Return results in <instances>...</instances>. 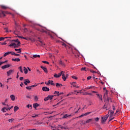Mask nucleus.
Segmentation results:
<instances>
[{"label":"nucleus","instance_id":"f257e3e1","mask_svg":"<svg viewBox=\"0 0 130 130\" xmlns=\"http://www.w3.org/2000/svg\"><path fill=\"white\" fill-rule=\"evenodd\" d=\"M6 14L7 15H12V16H14V14H12V13L8 11H3L1 10L0 11V18H2V17H6Z\"/></svg>","mask_w":130,"mask_h":130},{"label":"nucleus","instance_id":"f03ea898","mask_svg":"<svg viewBox=\"0 0 130 130\" xmlns=\"http://www.w3.org/2000/svg\"><path fill=\"white\" fill-rule=\"evenodd\" d=\"M108 117H109V115L107 114L104 117H102L101 118V122L102 123H104V122H105V121H106V120H107V119H108Z\"/></svg>","mask_w":130,"mask_h":130},{"label":"nucleus","instance_id":"7ed1b4c3","mask_svg":"<svg viewBox=\"0 0 130 130\" xmlns=\"http://www.w3.org/2000/svg\"><path fill=\"white\" fill-rule=\"evenodd\" d=\"M110 114V118H111V117H112V116H113V115H114V111H112V110H109L108 112V114L109 115Z\"/></svg>","mask_w":130,"mask_h":130},{"label":"nucleus","instance_id":"20e7f679","mask_svg":"<svg viewBox=\"0 0 130 130\" xmlns=\"http://www.w3.org/2000/svg\"><path fill=\"white\" fill-rule=\"evenodd\" d=\"M47 85H51V86H55V84H54V83H53V81L52 80H49Z\"/></svg>","mask_w":130,"mask_h":130},{"label":"nucleus","instance_id":"39448f33","mask_svg":"<svg viewBox=\"0 0 130 130\" xmlns=\"http://www.w3.org/2000/svg\"><path fill=\"white\" fill-rule=\"evenodd\" d=\"M42 90L43 91H44V92H49L50 89H49V88L46 86H44L42 88Z\"/></svg>","mask_w":130,"mask_h":130},{"label":"nucleus","instance_id":"423d86ee","mask_svg":"<svg viewBox=\"0 0 130 130\" xmlns=\"http://www.w3.org/2000/svg\"><path fill=\"white\" fill-rule=\"evenodd\" d=\"M41 68L42 69V70H43L44 72H45V73H46V74L48 73V71H47V69L45 67L41 66Z\"/></svg>","mask_w":130,"mask_h":130},{"label":"nucleus","instance_id":"0eeeda50","mask_svg":"<svg viewBox=\"0 0 130 130\" xmlns=\"http://www.w3.org/2000/svg\"><path fill=\"white\" fill-rule=\"evenodd\" d=\"M10 67H11V65L8 64H6L4 66H2V69L3 70H5V69H8V68H10Z\"/></svg>","mask_w":130,"mask_h":130},{"label":"nucleus","instance_id":"6e6552de","mask_svg":"<svg viewBox=\"0 0 130 130\" xmlns=\"http://www.w3.org/2000/svg\"><path fill=\"white\" fill-rule=\"evenodd\" d=\"M14 72V70H10L9 71L7 72V76H10L12 75V73Z\"/></svg>","mask_w":130,"mask_h":130},{"label":"nucleus","instance_id":"1a4fd4ad","mask_svg":"<svg viewBox=\"0 0 130 130\" xmlns=\"http://www.w3.org/2000/svg\"><path fill=\"white\" fill-rule=\"evenodd\" d=\"M93 119H89L86 121V123H89V122H90V123H93Z\"/></svg>","mask_w":130,"mask_h":130},{"label":"nucleus","instance_id":"9d476101","mask_svg":"<svg viewBox=\"0 0 130 130\" xmlns=\"http://www.w3.org/2000/svg\"><path fill=\"white\" fill-rule=\"evenodd\" d=\"M24 84H25L26 85H28V84H30V80H29L28 79H25V81L24 82Z\"/></svg>","mask_w":130,"mask_h":130},{"label":"nucleus","instance_id":"9b49d317","mask_svg":"<svg viewBox=\"0 0 130 130\" xmlns=\"http://www.w3.org/2000/svg\"><path fill=\"white\" fill-rule=\"evenodd\" d=\"M91 113V112L86 113L84 114H82L79 116V117H83V116H86V115H89Z\"/></svg>","mask_w":130,"mask_h":130},{"label":"nucleus","instance_id":"f8f14e48","mask_svg":"<svg viewBox=\"0 0 130 130\" xmlns=\"http://www.w3.org/2000/svg\"><path fill=\"white\" fill-rule=\"evenodd\" d=\"M70 116H73V115L70 114V115H68V114H65L63 116L62 118H68V117H70Z\"/></svg>","mask_w":130,"mask_h":130},{"label":"nucleus","instance_id":"ddd939ff","mask_svg":"<svg viewBox=\"0 0 130 130\" xmlns=\"http://www.w3.org/2000/svg\"><path fill=\"white\" fill-rule=\"evenodd\" d=\"M21 60V59L19 58H12V61H17L19 62Z\"/></svg>","mask_w":130,"mask_h":130},{"label":"nucleus","instance_id":"4468645a","mask_svg":"<svg viewBox=\"0 0 130 130\" xmlns=\"http://www.w3.org/2000/svg\"><path fill=\"white\" fill-rule=\"evenodd\" d=\"M56 86L57 88H61V86H62V84L61 83H56Z\"/></svg>","mask_w":130,"mask_h":130},{"label":"nucleus","instance_id":"2eb2a0df","mask_svg":"<svg viewBox=\"0 0 130 130\" xmlns=\"http://www.w3.org/2000/svg\"><path fill=\"white\" fill-rule=\"evenodd\" d=\"M10 98L12 101H15V99H16V96L14 94H12L10 95Z\"/></svg>","mask_w":130,"mask_h":130},{"label":"nucleus","instance_id":"dca6fc26","mask_svg":"<svg viewBox=\"0 0 130 130\" xmlns=\"http://www.w3.org/2000/svg\"><path fill=\"white\" fill-rule=\"evenodd\" d=\"M41 31V32H43V33H45L46 34H48L49 35H50V32H48L47 31H46L43 29H42Z\"/></svg>","mask_w":130,"mask_h":130},{"label":"nucleus","instance_id":"f3484780","mask_svg":"<svg viewBox=\"0 0 130 130\" xmlns=\"http://www.w3.org/2000/svg\"><path fill=\"white\" fill-rule=\"evenodd\" d=\"M54 94H55L54 96L58 97L59 96V91H55Z\"/></svg>","mask_w":130,"mask_h":130},{"label":"nucleus","instance_id":"a211bd4d","mask_svg":"<svg viewBox=\"0 0 130 130\" xmlns=\"http://www.w3.org/2000/svg\"><path fill=\"white\" fill-rule=\"evenodd\" d=\"M8 109H7L6 107H4L2 109V111H3V112H7V111H8Z\"/></svg>","mask_w":130,"mask_h":130},{"label":"nucleus","instance_id":"6ab92c4d","mask_svg":"<svg viewBox=\"0 0 130 130\" xmlns=\"http://www.w3.org/2000/svg\"><path fill=\"white\" fill-rule=\"evenodd\" d=\"M23 72H24V74H28V70L26 67H23Z\"/></svg>","mask_w":130,"mask_h":130},{"label":"nucleus","instance_id":"aec40b11","mask_svg":"<svg viewBox=\"0 0 130 130\" xmlns=\"http://www.w3.org/2000/svg\"><path fill=\"white\" fill-rule=\"evenodd\" d=\"M10 47L14 46V48H16L17 47V45H16L15 43H11L10 45Z\"/></svg>","mask_w":130,"mask_h":130},{"label":"nucleus","instance_id":"412c9836","mask_svg":"<svg viewBox=\"0 0 130 130\" xmlns=\"http://www.w3.org/2000/svg\"><path fill=\"white\" fill-rule=\"evenodd\" d=\"M39 106V104H38V103L34 104L33 107L34 108L36 109V108H37V107H38Z\"/></svg>","mask_w":130,"mask_h":130},{"label":"nucleus","instance_id":"4be33fe9","mask_svg":"<svg viewBox=\"0 0 130 130\" xmlns=\"http://www.w3.org/2000/svg\"><path fill=\"white\" fill-rule=\"evenodd\" d=\"M30 57L31 58H33V57H34L35 58H36V57H40V55L35 54L32 55V57Z\"/></svg>","mask_w":130,"mask_h":130},{"label":"nucleus","instance_id":"5701e85b","mask_svg":"<svg viewBox=\"0 0 130 130\" xmlns=\"http://www.w3.org/2000/svg\"><path fill=\"white\" fill-rule=\"evenodd\" d=\"M15 51H18L17 52V53H21V52H22V50H21V49H15Z\"/></svg>","mask_w":130,"mask_h":130},{"label":"nucleus","instance_id":"b1692460","mask_svg":"<svg viewBox=\"0 0 130 130\" xmlns=\"http://www.w3.org/2000/svg\"><path fill=\"white\" fill-rule=\"evenodd\" d=\"M1 7L2 9H3V10H7V9H8V7H6V6H4V5H1Z\"/></svg>","mask_w":130,"mask_h":130},{"label":"nucleus","instance_id":"393cba45","mask_svg":"<svg viewBox=\"0 0 130 130\" xmlns=\"http://www.w3.org/2000/svg\"><path fill=\"white\" fill-rule=\"evenodd\" d=\"M63 73H64V72L61 71L60 73H58V77L59 78V77L63 75Z\"/></svg>","mask_w":130,"mask_h":130},{"label":"nucleus","instance_id":"a878e982","mask_svg":"<svg viewBox=\"0 0 130 130\" xmlns=\"http://www.w3.org/2000/svg\"><path fill=\"white\" fill-rule=\"evenodd\" d=\"M19 109V107L15 106L14 108V112H17V110Z\"/></svg>","mask_w":130,"mask_h":130},{"label":"nucleus","instance_id":"bb28decb","mask_svg":"<svg viewBox=\"0 0 130 130\" xmlns=\"http://www.w3.org/2000/svg\"><path fill=\"white\" fill-rule=\"evenodd\" d=\"M54 95H48V98H49V99L50 100H52V99H53V97H54Z\"/></svg>","mask_w":130,"mask_h":130},{"label":"nucleus","instance_id":"cd10ccee","mask_svg":"<svg viewBox=\"0 0 130 130\" xmlns=\"http://www.w3.org/2000/svg\"><path fill=\"white\" fill-rule=\"evenodd\" d=\"M62 78L63 81H66L67 80V78L66 77V75H64V73H63L62 75Z\"/></svg>","mask_w":130,"mask_h":130},{"label":"nucleus","instance_id":"c85d7f7f","mask_svg":"<svg viewBox=\"0 0 130 130\" xmlns=\"http://www.w3.org/2000/svg\"><path fill=\"white\" fill-rule=\"evenodd\" d=\"M81 71H84V72H87L88 71V69L86 67L82 68H81Z\"/></svg>","mask_w":130,"mask_h":130},{"label":"nucleus","instance_id":"c756f323","mask_svg":"<svg viewBox=\"0 0 130 130\" xmlns=\"http://www.w3.org/2000/svg\"><path fill=\"white\" fill-rule=\"evenodd\" d=\"M9 54H11V52H7L5 53L4 55V56L5 57V56H7V55H9Z\"/></svg>","mask_w":130,"mask_h":130},{"label":"nucleus","instance_id":"7c9ffc66","mask_svg":"<svg viewBox=\"0 0 130 130\" xmlns=\"http://www.w3.org/2000/svg\"><path fill=\"white\" fill-rule=\"evenodd\" d=\"M38 85H39V84H35V85H31V86H29L30 88H34V87H37V86H38Z\"/></svg>","mask_w":130,"mask_h":130},{"label":"nucleus","instance_id":"2f4dec72","mask_svg":"<svg viewBox=\"0 0 130 130\" xmlns=\"http://www.w3.org/2000/svg\"><path fill=\"white\" fill-rule=\"evenodd\" d=\"M103 108V109H106V110H108V109H107V105L106 104H105Z\"/></svg>","mask_w":130,"mask_h":130},{"label":"nucleus","instance_id":"473e14b6","mask_svg":"<svg viewBox=\"0 0 130 130\" xmlns=\"http://www.w3.org/2000/svg\"><path fill=\"white\" fill-rule=\"evenodd\" d=\"M59 64H61V66H64V63H63V61L61 60H60L59 61Z\"/></svg>","mask_w":130,"mask_h":130},{"label":"nucleus","instance_id":"72a5a7b5","mask_svg":"<svg viewBox=\"0 0 130 130\" xmlns=\"http://www.w3.org/2000/svg\"><path fill=\"white\" fill-rule=\"evenodd\" d=\"M107 101H108V102H112V101H111V98H107Z\"/></svg>","mask_w":130,"mask_h":130},{"label":"nucleus","instance_id":"f704fd0d","mask_svg":"<svg viewBox=\"0 0 130 130\" xmlns=\"http://www.w3.org/2000/svg\"><path fill=\"white\" fill-rule=\"evenodd\" d=\"M18 69L19 70L20 72L23 73V69H22V66L19 67Z\"/></svg>","mask_w":130,"mask_h":130},{"label":"nucleus","instance_id":"c9c22d12","mask_svg":"<svg viewBox=\"0 0 130 130\" xmlns=\"http://www.w3.org/2000/svg\"><path fill=\"white\" fill-rule=\"evenodd\" d=\"M12 42H18L19 41V39H17L16 40H13L12 41H11Z\"/></svg>","mask_w":130,"mask_h":130},{"label":"nucleus","instance_id":"e433bc0d","mask_svg":"<svg viewBox=\"0 0 130 130\" xmlns=\"http://www.w3.org/2000/svg\"><path fill=\"white\" fill-rule=\"evenodd\" d=\"M83 95H92V93H88V92H85V93H84Z\"/></svg>","mask_w":130,"mask_h":130},{"label":"nucleus","instance_id":"4c0bfd02","mask_svg":"<svg viewBox=\"0 0 130 130\" xmlns=\"http://www.w3.org/2000/svg\"><path fill=\"white\" fill-rule=\"evenodd\" d=\"M72 79H74V80H78V77L75 76H72Z\"/></svg>","mask_w":130,"mask_h":130},{"label":"nucleus","instance_id":"58836bf2","mask_svg":"<svg viewBox=\"0 0 130 130\" xmlns=\"http://www.w3.org/2000/svg\"><path fill=\"white\" fill-rule=\"evenodd\" d=\"M42 62L43 63H46L47 64H49V62L48 61H42Z\"/></svg>","mask_w":130,"mask_h":130},{"label":"nucleus","instance_id":"ea45409f","mask_svg":"<svg viewBox=\"0 0 130 130\" xmlns=\"http://www.w3.org/2000/svg\"><path fill=\"white\" fill-rule=\"evenodd\" d=\"M44 101H48V100H49V99L48 98V97H46L44 99Z\"/></svg>","mask_w":130,"mask_h":130},{"label":"nucleus","instance_id":"a19ab883","mask_svg":"<svg viewBox=\"0 0 130 130\" xmlns=\"http://www.w3.org/2000/svg\"><path fill=\"white\" fill-rule=\"evenodd\" d=\"M71 84V85H72V86H73V87H77V86H76V85L74 84H76V82H72Z\"/></svg>","mask_w":130,"mask_h":130},{"label":"nucleus","instance_id":"79ce46f5","mask_svg":"<svg viewBox=\"0 0 130 130\" xmlns=\"http://www.w3.org/2000/svg\"><path fill=\"white\" fill-rule=\"evenodd\" d=\"M34 100L36 101H38V97H37V96H35Z\"/></svg>","mask_w":130,"mask_h":130},{"label":"nucleus","instance_id":"37998d69","mask_svg":"<svg viewBox=\"0 0 130 130\" xmlns=\"http://www.w3.org/2000/svg\"><path fill=\"white\" fill-rule=\"evenodd\" d=\"M26 107H27V108H29V107H30V109H32V105L30 106V105H28L26 106Z\"/></svg>","mask_w":130,"mask_h":130},{"label":"nucleus","instance_id":"c03bdc74","mask_svg":"<svg viewBox=\"0 0 130 130\" xmlns=\"http://www.w3.org/2000/svg\"><path fill=\"white\" fill-rule=\"evenodd\" d=\"M10 52V54L11 55H15V54H16V53L14 52Z\"/></svg>","mask_w":130,"mask_h":130},{"label":"nucleus","instance_id":"a18cd8bd","mask_svg":"<svg viewBox=\"0 0 130 130\" xmlns=\"http://www.w3.org/2000/svg\"><path fill=\"white\" fill-rule=\"evenodd\" d=\"M4 40H5V38L4 37L0 38V41H4Z\"/></svg>","mask_w":130,"mask_h":130},{"label":"nucleus","instance_id":"49530a36","mask_svg":"<svg viewBox=\"0 0 130 130\" xmlns=\"http://www.w3.org/2000/svg\"><path fill=\"white\" fill-rule=\"evenodd\" d=\"M13 120H14V119H9L8 120V121H9V122H13Z\"/></svg>","mask_w":130,"mask_h":130},{"label":"nucleus","instance_id":"de8ad7c7","mask_svg":"<svg viewBox=\"0 0 130 130\" xmlns=\"http://www.w3.org/2000/svg\"><path fill=\"white\" fill-rule=\"evenodd\" d=\"M17 45V46H20V45H21V42H20V41H18Z\"/></svg>","mask_w":130,"mask_h":130},{"label":"nucleus","instance_id":"09e8293b","mask_svg":"<svg viewBox=\"0 0 130 130\" xmlns=\"http://www.w3.org/2000/svg\"><path fill=\"white\" fill-rule=\"evenodd\" d=\"M26 89H27V90H31V87L29 86H26Z\"/></svg>","mask_w":130,"mask_h":130},{"label":"nucleus","instance_id":"8fccbe9b","mask_svg":"<svg viewBox=\"0 0 130 130\" xmlns=\"http://www.w3.org/2000/svg\"><path fill=\"white\" fill-rule=\"evenodd\" d=\"M61 102H59V103H58L56 105H53V107H55V106H57V105H59V103H60Z\"/></svg>","mask_w":130,"mask_h":130},{"label":"nucleus","instance_id":"3c124183","mask_svg":"<svg viewBox=\"0 0 130 130\" xmlns=\"http://www.w3.org/2000/svg\"><path fill=\"white\" fill-rule=\"evenodd\" d=\"M62 46H64V47H67V45L64 43H62Z\"/></svg>","mask_w":130,"mask_h":130},{"label":"nucleus","instance_id":"603ef678","mask_svg":"<svg viewBox=\"0 0 130 130\" xmlns=\"http://www.w3.org/2000/svg\"><path fill=\"white\" fill-rule=\"evenodd\" d=\"M13 106H11V108H6V109H8V110H11V109H12V108H13Z\"/></svg>","mask_w":130,"mask_h":130},{"label":"nucleus","instance_id":"864d4df0","mask_svg":"<svg viewBox=\"0 0 130 130\" xmlns=\"http://www.w3.org/2000/svg\"><path fill=\"white\" fill-rule=\"evenodd\" d=\"M94 119H95V120L96 121H99L100 118H98V117H97V118H95Z\"/></svg>","mask_w":130,"mask_h":130},{"label":"nucleus","instance_id":"5fc2aeb1","mask_svg":"<svg viewBox=\"0 0 130 130\" xmlns=\"http://www.w3.org/2000/svg\"><path fill=\"white\" fill-rule=\"evenodd\" d=\"M54 78H59V77H58V75H57V74H55V75H54Z\"/></svg>","mask_w":130,"mask_h":130},{"label":"nucleus","instance_id":"6e6d98bb","mask_svg":"<svg viewBox=\"0 0 130 130\" xmlns=\"http://www.w3.org/2000/svg\"><path fill=\"white\" fill-rule=\"evenodd\" d=\"M90 71L91 73H93V74H95V73H96V72L93 71V70H90Z\"/></svg>","mask_w":130,"mask_h":130},{"label":"nucleus","instance_id":"4d7b16f0","mask_svg":"<svg viewBox=\"0 0 130 130\" xmlns=\"http://www.w3.org/2000/svg\"><path fill=\"white\" fill-rule=\"evenodd\" d=\"M18 38H21L22 39H25V37H23L18 36Z\"/></svg>","mask_w":130,"mask_h":130},{"label":"nucleus","instance_id":"13d9d810","mask_svg":"<svg viewBox=\"0 0 130 130\" xmlns=\"http://www.w3.org/2000/svg\"><path fill=\"white\" fill-rule=\"evenodd\" d=\"M4 30H6V32H9V30H8V28L7 27H5Z\"/></svg>","mask_w":130,"mask_h":130},{"label":"nucleus","instance_id":"bf43d9fd","mask_svg":"<svg viewBox=\"0 0 130 130\" xmlns=\"http://www.w3.org/2000/svg\"><path fill=\"white\" fill-rule=\"evenodd\" d=\"M6 44H7V43H6V42L2 43H1V45H6Z\"/></svg>","mask_w":130,"mask_h":130},{"label":"nucleus","instance_id":"052dcab7","mask_svg":"<svg viewBox=\"0 0 130 130\" xmlns=\"http://www.w3.org/2000/svg\"><path fill=\"white\" fill-rule=\"evenodd\" d=\"M19 79L20 80V81H23V80L24 79V77H20Z\"/></svg>","mask_w":130,"mask_h":130},{"label":"nucleus","instance_id":"680f3d73","mask_svg":"<svg viewBox=\"0 0 130 130\" xmlns=\"http://www.w3.org/2000/svg\"><path fill=\"white\" fill-rule=\"evenodd\" d=\"M113 110H115V105H113Z\"/></svg>","mask_w":130,"mask_h":130},{"label":"nucleus","instance_id":"e2e57ef3","mask_svg":"<svg viewBox=\"0 0 130 130\" xmlns=\"http://www.w3.org/2000/svg\"><path fill=\"white\" fill-rule=\"evenodd\" d=\"M25 40H27V41H28V40H30V38H25Z\"/></svg>","mask_w":130,"mask_h":130},{"label":"nucleus","instance_id":"0e129e2a","mask_svg":"<svg viewBox=\"0 0 130 130\" xmlns=\"http://www.w3.org/2000/svg\"><path fill=\"white\" fill-rule=\"evenodd\" d=\"M96 95L98 96L99 98H100V94L99 93H96Z\"/></svg>","mask_w":130,"mask_h":130},{"label":"nucleus","instance_id":"69168bd1","mask_svg":"<svg viewBox=\"0 0 130 130\" xmlns=\"http://www.w3.org/2000/svg\"><path fill=\"white\" fill-rule=\"evenodd\" d=\"M91 78H92V77H91V76H88V77H87V80H90Z\"/></svg>","mask_w":130,"mask_h":130},{"label":"nucleus","instance_id":"338daca9","mask_svg":"<svg viewBox=\"0 0 130 130\" xmlns=\"http://www.w3.org/2000/svg\"><path fill=\"white\" fill-rule=\"evenodd\" d=\"M24 85V84H23V82H21V84H20V86L21 87H23V85Z\"/></svg>","mask_w":130,"mask_h":130},{"label":"nucleus","instance_id":"774afa93","mask_svg":"<svg viewBox=\"0 0 130 130\" xmlns=\"http://www.w3.org/2000/svg\"><path fill=\"white\" fill-rule=\"evenodd\" d=\"M113 118H114V117H113V118H112V117L110 118L109 121H111V120H112V119H113Z\"/></svg>","mask_w":130,"mask_h":130}]
</instances>
